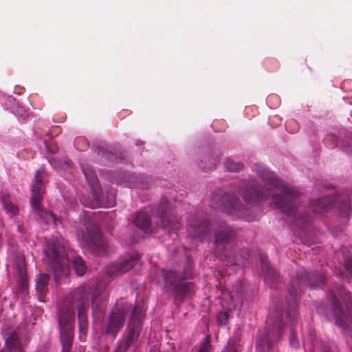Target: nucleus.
<instances>
[{
	"label": "nucleus",
	"instance_id": "nucleus-40",
	"mask_svg": "<svg viewBox=\"0 0 352 352\" xmlns=\"http://www.w3.org/2000/svg\"><path fill=\"white\" fill-rule=\"evenodd\" d=\"M18 230L19 232H21L22 230H21V227L20 226H18Z\"/></svg>",
	"mask_w": 352,
	"mask_h": 352
},
{
	"label": "nucleus",
	"instance_id": "nucleus-24",
	"mask_svg": "<svg viewBox=\"0 0 352 352\" xmlns=\"http://www.w3.org/2000/svg\"><path fill=\"white\" fill-rule=\"evenodd\" d=\"M226 168L230 172H239L243 170L244 167L243 163L241 162H234L232 159H227L224 163Z\"/></svg>",
	"mask_w": 352,
	"mask_h": 352
},
{
	"label": "nucleus",
	"instance_id": "nucleus-38",
	"mask_svg": "<svg viewBox=\"0 0 352 352\" xmlns=\"http://www.w3.org/2000/svg\"><path fill=\"white\" fill-rule=\"evenodd\" d=\"M149 352H160V349L155 346L151 348Z\"/></svg>",
	"mask_w": 352,
	"mask_h": 352
},
{
	"label": "nucleus",
	"instance_id": "nucleus-25",
	"mask_svg": "<svg viewBox=\"0 0 352 352\" xmlns=\"http://www.w3.org/2000/svg\"><path fill=\"white\" fill-rule=\"evenodd\" d=\"M339 201V209L340 212L347 217L349 216L351 212V200L349 197L347 195H344L342 200Z\"/></svg>",
	"mask_w": 352,
	"mask_h": 352
},
{
	"label": "nucleus",
	"instance_id": "nucleus-43",
	"mask_svg": "<svg viewBox=\"0 0 352 352\" xmlns=\"http://www.w3.org/2000/svg\"><path fill=\"white\" fill-rule=\"evenodd\" d=\"M0 352H3V351H1Z\"/></svg>",
	"mask_w": 352,
	"mask_h": 352
},
{
	"label": "nucleus",
	"instance_id": "nucleus-4",
	"mask_svg": "<svg viewBox=\"0 0 352 352\" xmlns=\"http://www.w3.org/2000/svg\"><path fill=\"white\" fill-rule=\"evenodd\" d=\"M48 182V175L43 169L38 170L31 186V206L38 219L46 224H56V219L53 213L43 210L41 203L45 193V184Z\"/></svg>",
	"mask_w": 352,
	"mask_h": 352
},
{
	"label": "nucleus",
	"instance_id": "nucleus-35",
	"mask_svg": "<svg viewBox=\"0 0 352 352\" xmlns=\"http://www.w3.org/2000/svg\"><path fill=\"white\" fill-rule=\"evenodd\" d=\"M131 177L132 179H135V181L134 182V184H131V187H143L139 182L138 178L136 176H134V175H131Z\"/></svg>",
	"mask_w": 352,
	"mask_h": 352
},
{
	"label": "nucleus",
	"instance_id": "nucleus-27",
	"mask_svg": "<svg viewBox=\"0 0 352 352\" xmlns=\"http://www.w3.org/2000/svg\"><path fill=\"white\" fill-rule=\"evenodd\" d=\"M74 146L78 151H85L89 147V142L82 137L77 138L74 142Z\"/></svg>",
	"mask_w": 352,
	"mask_h": 352
},
{
	"label": "nucleus",
	"instance_id": "nucleus-36",
	"mask_svg": "<svg viewBox=\"0 0 352 352\" xmlns=\"http://www.w3.org/2000/svg\"><path fill=\"white\" fill-rule=\"evenodd\" d=\"M322 352H335L329 345H324L322 346Z\"/></svg>",
	"mask_w": 352,
	"mask_h": 352
},
{
	"label": "nucleus",
	"instance_id": "nucleus-44",
	"mask_svg": "<svg viewBox=\"0 0 352 352\" xmlns=\"http://www.w3.org/2000/svg\"><path fill=\"white\" fill-rule=\"evenodd\" d=\"M113 352H115V351H113Z\"/></svg>",
	"mask_w": 352,
	"mask_h": 352
},
{
	"label": "nucleus",
	"instance_id": "nucleus-17",
	"mask_svg": "<svg viewBox=\"0 0 352 352\" xmlns=\"http://www.w3.org/2000/svg\"><path fill=\"white\" fill-rule=\"evenodd\" d=\"M82 171L91 189L94 199L100 201L102 191L96 173L90 168H82Z\"/></svg>",
	"mask_w": 352,
	"mask_h": 352
},
{
	"label": "nucleus",
	"instance_id": "nucleus-42",
	"mask_svg": "<svg viewBox=\"0 0 352 352\" xmlns=\"http://www.w3.org/2000/svg\"><path fill=\"white\" fill-rule=\"evenodd\" d=\"M99 309H100V311H102V307H99Z\"/></svg>",
	"mask_w": 352,
	"mask_h": 352
},
{
	"label": "nucleus",
	"instance_id": "nucleus-28",
	"mask_svg": "<svg viewBox=\"0 0 352 352\" xmlns=\"http://www.w3.org/2000/svg\"><path fill=\"white\" fill-rule=\"evenodd\" d=\"M13 112L20 116L21 118L25 119L28 117V113L25 109L19 104H15L13 106Z\"/></svg>",
	"mask_w": 352,
	"mask_h": 352
},
{
	"label": "nucleus",
	"instance_id": "nucleus-7",
	"mask_svg": "<svg viewBox=\"0 0 352 352\" xmlns=\"http://www.w3.org/2000/svg\"><path fill=\"white\" fill-rule=\"evenodd\" d=\"M338 294V296L333 292L329 293L331 309L336 324L345 330L349 323L352 322V296L342 289H340Z\"/></svg>",
	"mask_w": 352,
	"mask_h": 352
},
{
	"label": "nucleus",
	"instance_id": "nucleus-37",
	"mask_svg": "<svg viewBox=\"0 0 352 352\" xmlns=\"http://www.w3.org/2000/svg\"><path fill=\"white\" fill-rule=\"evenodd\" d=\"M104 155L109 160H111L113 157H114V155L111 153H106Z\"/></svg>",
	"mask_w": 352,
	"mask_h": 352
},
{
	"label": "nucleus",
	"instance_id": "nucleus-6",
	"mask_svg": "<svg viewBox=\"0 0 352 352\" xmlns=\"http://www.w3.org/2000/svg\"><path fill=\"white\" fill-rule=\"evenodd\" d=\"M145 309L142 305L137 304L133 307L126 329L122 339L118 341L115 352H126L131 346L137 347L142 329V320Z\"/></svg>",
	"mask_w": 352,
	"mask_h": 352
},
{
	"label": "nucleus",
	"instance_id": "nucleus-26",
	"mask_svg": "<svg viewBox=\"0 0 352 352\" xmlns=\"http://www.w3.org/2000/svg\"><path fill=\"white\" fill-rule=\"evenodd\" d=\"M230 315L229 311H220L217 316V322L219 326L223 327L228 324Z\"/></svg>",
	"mask_w": 352,
	"mask_h": 352
},
{
	"label": "nucleus",
	"instance_id": "nucleus-23",
	"mask_svg": "<svg viewBox=\"0 0 352 352\" xmlns=\"http://www.w3.org/2000/svg\"><path fill=\"white\" fill-rule=\"evenodd\" d=\"M72 266L76 273L79 276L84 275L87 270L86 263L79 256H74L72 261Z\"/></svg>",
	"mask_w": 352,
	"mask_h": 352
},
{
	"label": "nucleus",
	"instance_id": "nucleus-33",
	"mask_svg": "<svg viewBox=\"0 0 352 352\" xmlns=\"http://www.w3.org/2000/svg\"><path fill=\"white\" fill-rule=\"evenodd\" d=\"M286 128L291 133H295L298 130V125L295 121L291 120L287 123Z\"/></svg>",
	"mask_w": 352,
	"mask_h": 352
},
{
	"label": "nucleus",
	"instance_id": "nucleus-11",
	"mask_svg": "<svg viewBox=\"0 0 352 352\" xmlns=\"http://www.w3.org/2000/svg\"><path fill=\"white\" fill-rule=\"evenodd\" d=\"M268 329L266 333L258 338L256 341V349L259 352H266L275 342H278L283 333L284 324L282 314H276L274 321L270 318L267 320Z\"/></svg>",
	"mask_w": 352,
	"mask_h": 352
},
{
	"label": "nucleus",
	"instance_id": "nucleus-34",
	"mask_svg": "<svg viewBox=\"0 0 352 352\" xmlns=\"http://www.w3.org/2000/svg\"><path fill=\"white\" fill-rule=\"evenodd\" d=\"M4 207L8 212L12 214H14L17 212L16 207L9 201H4Z\"/></svg>",
	"mask_w": 352,
	"mask_h": 352
},
{
	"label": "nucleus",
	"instance_id": "nucleus-31",
	"mask_svg": "<svg viewBox=\"0 0 352 352\" xmlns=\"http://www.w3.org/2000/svg\"><path fill=\"white\" fill-rule=\"evenodd\" d=\"M219 163V159H214L212 162H209L208 163H205L203 164V160L201 161V164H199L200 167L203 168H209L212 169L216 166V165Z\"/></svg>",
	"mask_w": 352,
	"mask_h": 352
},
{
	"label": "nucleus",
	"instance_id": "nucleus-29",
	"mask_svg": "<svg viewBox=\"0 0 352 352\" xmlns=\"http://www.w3.org/2000/svg\"><path fill=\"white\" fill-rule=\"evenodd\" d=\"M223 352H241V346L235 342H229Z\"/></svg>",
	"mask_w": 352,
	"mask_h": 352
},
{
	"label": "nucleus",
	"instance_id": "nucleus-30",
	"mask_svg": "<svg viewBox=\"0 0 352 352\" xmlns=\"http://www.w3.org/2000/svg\"><path fill=\"white\" fill-rule=\"evenodd\" d=\"M289 342L292 347L297 348L299 346V342L294 328L291 329Z\"/></svg>",
	"mask_w": 352,
	"mask_h": 352
},
{
	"label": "nucleus",
	"instance_id": "nucleus-13",
	"mask_svg": "<svg viewBox=\"0 0 352 352\" xmlns=\"http://www.w3.org/2000/svg\"><path fill=\"white\" fill-rule=\"evenodd\" d=\"M130 308L131 306L126 305L113 310L107 320L103 323L102 332L116 338L124 325L126 317Z\"/></svg>",
	"mask_w": 352,
	"mask_h": 352
},
{
	"label": "nucleus",
	"instance_id": "nucleus-19",
	"mask_svg": "<svg viewBox=\"0 0 352 352\" xmlns=\"http://www.w3.org/2000/svg\"><path fill=\"white\" fill-rule=\"evenodd\" d=\"M151 221L150 217L144 212H138L134 219L135 226L147 234L151 231Z\"/></svg>",
	"mask_w": 352,
	"mask_h": 352
},
{
	"label": "nucleus",
	"instance_id": "nucleus-2",
	"mask_svg": "<svg viewBox=\"0 0 352 352\" xmlns=\"http://www.w3.org/2000/svg\"><path fill=\"white\" fill-rule=\"evenodd\" d=\"M188 225L192 236L201 241L209 239L213 231L214 245L217 248L230 243L236 234L234 228L223 220L210 223L207 219L193 218L189 221Z\"/></svg>",
	"mask_w": 352,
	"mask_h": 352
},
{
	"label": "nucleus",
	"instance_id": "nucleus-1",
	"mask_svg": "<svg viewBox=\"0 0 352 352\" xmlns=\"http://www.w3.org/2000/svg\"><path fill=\"white\" fill-rule=\"evenodd\" d=\"M258 177L267 185L281 190V192L274 195L272 190L258 185L255 180H240L234 184V188L243 199L244 206L239 198L234 194L223 191L212 195L211 206L216 209H221L228 214L236 215L247 221H253L256 219V214L253 211L257 208L256 201H263L272 197L276 207L287 216H294L295 223L300 229L309 223L311 217L308 215L296 217V210L300 203V194L294 188L288 186L270 169L261 166L256 170Z\"/></svg>",
	"mask_w": 352,
	"mask_h": 352
},
{
	"label": "nucleus",
	"instance_id": "nucleus-10",
	"mask_svg": "<svg viewBox=\"0 0 352 352\" xmlns=\"http://www.w3.org/2000/svg\"><path fill=\"white\" fill-rule=\"evenodd\" d=\"M326 280L322 274H314L307 272L304 267H299L296 272V277L291 279L289 295L296 300L301 292L302 286L318 287L323 285Z\"/></svg>",
	"mask_w": 352,
	"mask_h": 352
},
{
	"label": "nucleus",
	"instance_id": "nucleus-32",
	"mask_svg": "<svg viewBox=\"0 0 352 352\" xmlns=\"http://www.w3.org/2000/svg\"><path fill=\"white\" fill-rule=\"evenodd\" d=\"M210 342L209 340V336L206 338L204 342L200 346V349L198 352H210Z\"/></svg>",
	"mask_w": 352,
	"mask_h": 352
},
{
	"label": "nucleus",
	"instance_id": "nucleus-22",
	"mask_svg": "<svg viewBox=\"0 0 352 352\" xmlns=\"http://www.w3.org/2000/svg\"><path fill=\"white\" fill-rule=\"evenodd\" d=\"M15 265L18 270V274L21 279V283L23 285L26 278V263L25 257L22 255L17 256L15 260Z\"/></svg>",
	"mask_w": 352,
	"mask_h": 352
},
{
	"label": "nucleus",
	"instance_id": "nucleus-20",
	"mask_svg": "<svg viewBox=\"0 0 352 352\" xmlns=\"http://www.w3.org/2000/svg\"><path fill=\"white\" fill-rule=\"evenodd\" d=\"M332 204L333 199L331 197L326 196L320 199L312 201L311 204V208L313 212L316 214L317 213H320L328 210L329 206Z\"/></svg>",
	"mask_w": 352,
	"mask_h": 352
},
{
	"label": "nucleus",
	"instance_id": "nucleus-9",
	"mask_svg": "<svg viewBox=\"0 0 352 352\" xmlns=\"http://www.w3.org/2000/svg\"><path fill=\"white\" fill-rule=\"evenodd\" d=\"M74 314L72 308L64 307L58 313L59 341L62 352H71L74 339Z\"/></svg>",
	"mask_w": 352,
	"mask_h": 352
},
{
	"label": "nucleus",
	"instance_id": "nucleus-21",
	"mask_svg": "<svg viewBox=\"0 0 352 352\" xmlns=\"http://www.w3.org/2000/svg\"><path fill=\"white\" fill-rule=\"evenodd\" d=\"M50 277L46 274H40L36 280V291L39 294L40 298L44 296L47 290V284Z\"/></svg>",
	"mask_w": 352,
	"mask_h": 352
},
{
	"label": "nucleus",
	"instance_id": "nucleus-12",
	"mask_svg": "<svg viewBox=\"0 0 352 352\" xmlns=\"http://www.w3.org/2000/svg\"><path fill=\"white\" fill-rule=\"evenodd\" d=\"M85 231L80 229L78 231V239L82 246L89 248L98 254L105 252L104 242L98 227L93 223L85 226Z\"/></svg>",
	"mask_w": 352,
	"mask_h": 352
},
{
	"label": "nucleus",
	"instance_id": "nucleus-18",
	"mask_svg": "<svg viewBox=\"0 0 352 352\" xmlns=\"http://www.w3.org/2000/svg\"><path fill=\"white\" fill-rule=\"evenodd\" d=\"M260 263L265 281L276 282L278 278V274L272 267L265 255H260Z\"/></svg>",
	"mask_w": 352,
	"mask_h": 352
},
{
	"label": "nucleus",
	"instance_id": "nucleus-5",
	"mask_svg": "<svg viewBox=\"0 0 352 352\" xmlns=\"http://www.w3.org/2000/svg\"><path fill=\"white\" fill-rule=\"evenodd\" d=\"M160 275L164 278L166 285L172 287V292L177 303H182L186 298H190L195 292L194 283L185 281L192 277L190 269L186 270L182 276L175 271L164 270L160 271Z\"/></svg>",
	"mask_w": 352,
	"mask_h": 352
},
{
	"label": "nucleus",
	"instance_id": "nucleus-8",
	"mask_svg": "<svg viewBox=\"0 0 352 352\" xmlns=\"http://www.w3.org/2000/svg\"><path fill=\"white\" fill-rule=\"evenodd\" d=\"M44 252L50 261L54 280L58 283L69 273V263L65 256L64 246L58 239L49 241Z\"/></svg>",
	"mask_w": 352,
	"mask_h": 352
},
{
	"label": "nucleus",
	"instance_id": "nucleus-41",
	"mask_svg": "<svg viewBox=\"0 0 352 352\" xmlns=\"http://www.w3.org/2000/svg\"><path fill=\"white\" fill-rule=\"evenodd\" d=\"M333 138V136H331V135H329L328 137H327L326 140H327L328 138Z\"/></svg>",
	"mask_w": 352,
	"mask_h": 352
},
{
	"label": "nucleus",
	"instance_id": "nucleus-39",
	"mask_svg": "<svg viewBox=\"0 0 352 352\" xmlns=\"http://www.w3.org/2000/svg\"><path fill=\"white\" fill-rule=\"evenodd\" d=\"M116 201H115V197H112V199H111V206H113L115 204Z\"/></svg>",
	"mask_w": 352,
	"mask_h": 352
},
{
	"label": "nucleus",
	"instance_id": "nucleus-3",
	"mask_svg": "<svg viewBox=\"0 0 352 352\" xmlns=\"http://www.w3.org/2000/svg\"><path fill=\"white\" fill-rule=\"evenodd\" d=\"M99 296L98 291L92 287L88 285H82L75 289L72 292L69 297H68V302H64L63 305L58 308L56 316L60 309L67 307L72 308L74 314L75 315L74 305L78 309V328L81 333L86 334L88 330V319H87V309L89 307V302L91 300L92 307L96 309L98 307V297ZM75 325V320L74 321Z\"/></svg>",
	"mask_w": 352,
	"mask_h": 352
},
{
	"label": "nucleus",
	"instance_id": "nucleus-15",
	"mask_svg": "<svg viewBox=\"0 0 352 352\" xmlns=\"http://www.w3.org/2000/svg\"><path fill=\"white\" fill-rule=\"evenodd\" d=\"M21 334V329L19 328L8 326L3 328V338L9 352H25Z\"/></svg>",
	"mask_w": 352,
	"mask_h": 352
},
{
	"label": "nucleus",
	"instance_id": "nucleus-14",
	"mask_svg": "<svg viewBox=\"0 0 352 352\" xmlns=\"http://www.w3.org/2000/svg\"><path fill=\"white\" fill-rule=\"evenodd\" d=\"M156 214L157 217V226L163 229H169L170 231H175L179 229L181 226L178 219L170 215L168 202L166 199H163L157 209Z\"/></svg>",
	"mask_w": 352,
	"mask_h": 352
},
{
	"label": "nucleus",
	"instance_id": "nucleus-16",
	"mask_svg": "<svg viewBox=\"0 0 352 352\" xmlns=\"http://www.w3.org/2000/svg\"><path fill=\"white\" fill-rule=\"evenodd\" d=\"M140 255L138 252H133L129 255L120 259L116 263L110 265L107 270L109 276H113L116 274H123L132 269L138 262Z\"/></svg>",
	"mask_w": 352,
	"mask_h": 352
}]
</instances>
